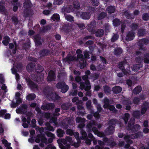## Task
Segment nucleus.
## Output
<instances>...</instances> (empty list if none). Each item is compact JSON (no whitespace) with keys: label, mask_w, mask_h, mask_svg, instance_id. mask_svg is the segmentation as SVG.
<instances>
[{"label":"nucleus","mask_w":149,"mask_h":149,"mask_svg":"<svg viewBox=\"0 0 149 149\" xmlns=\"http://www.w3.org/2000/svg\"><path fill=\"white\" fill-rule=\"evenodd\" d=\"M66 139L67 140V141L69 142L71 145L73 142L72 140V138L70 136L66 137Z\"/></svg>","instance_id":"nucleus-54"},{"label":"nucleus","mask_w":149,"mask_h":149,"mask_svg":"<svg viewBox=\"0 0 149 149\" xmlns=\"http://www.w3.org/2000/svg\"><path fill=\"white\" fill-rule=\"evenodd\" d=\"M133 115L134 117L137 118H139L140 116L139 111H138L134 112Z\"/></svg>","instance_id":"nucleus-46"},{"label":"nucleus","mask_w":149,"mask_h":149,"mask_svg":"<svg viewBox=\"0 0 149 149\" xmlns=\"http://www.w3.org/2000/svg\"><path fill=\"white\" fill-rule=\"evenodd\" d=\"M130 117V115L129 113H126L125 115V116L123 118L124 120L125 123H127L128 119Z\"/></svg>","instance_id":"nucleus-45"},{"label":"nucleus","mask_w":149,"mask_h":149,"mask_svg":"<svg viewBox=\"0 0 149 149\" xmlns=\"http://www.w3.org/2000/svg\"><path fill=\"white\" fill-rule=\"evenodd\" d=\"M112 91L114 93H118L121 92L122 88L119 86H116L113 88Z\"/></svg>","instance_id":"nucleus-27"},{"label":"nucleus","mask_w":149,"mask_h":149,"mask_svg":"<svg viewBox=\"0 0 149 149\" xmlns=\"http://www.w3.org/2000/svg\"><path fill=\"white\" fill-rule=\"evenodd\" d=\"M26 80L27 84L31 89H34L35 90L38 89V86L37 85L31 81L29 78H26Z\"/></svg>","instance_id":"nucleus-9"},{"label":"nucleus","mask_w":149,"mask_h":149,"mask_svg":"<svg viewBox=\"0 0 149 149\" xmlns=\"http://www.w3.org/2000/svg\"><path fill=\"white\" fill-rule=\"evenodd\" d=\"M148 40L146 39H143L139 40L138 42V45L140 46L139 51L136 52V55L139 54L140 52H143L144 51L143 47L144 45H146L148 43Z\"/></svg>","instance_id":"nucleus-6"},{"label":"nucleus","mask_w":149,"mask_h":149,"mask_svg":"<svg viewBox=\"0 0 149 149\" xmlns=\"http://www.w3.org/2000/svg\"><path fill=\"white\" fill-rule=\"evenodd\" d=\"M56 131L57 133V136L58 137H61L63 136L64 132L63 130L61 129H58Z\"/></svg>","instance_id":"nucleus-32"},{"label":"nucleus","mask_w":149,"mask_h":149,"mask_svg":"<svg viewBox=\"0 0 149 149\" xmlns=\"http://www.w3.org/2000/svg\"><path fill=\"white\" fill-rule=\"evenodd\" d=\"M115 11V8L114 6H109L106 9V11L109 13H113Z\"/></svg>","instance_id":"nucleus-25"},{"label":"nucleus","mask_w":149,"mask_h":149,"mask_svg":"<svg viewBox=\"0 0 149 149\" xmlns=\"http://www.w3.org/2000/svg\"><path fill=\"white\" fill-rule=\"evenodd\" d=\"M27 105H23L22 107L16 110V111L17 113H24L27 111Z\"/></svg>","instance_id":"nucleus-13"},{"label":"nucleus","mask_w":149,"mask_h":149,"mask_svg":"<svg viewBox=\"0 0 149 149\" xmlns=\"http://www.w3.org/2000/svg\"><path fill=\"white\" fill-rule=\"evenodd\" d=\"M73 5L75 9L78 10L80 9V5L77 1H76L74 2H73Z\"/></svg>","instance_id":"nucleus-41"},{"label":"nucleus","mask_w":149,"mask_h":149,"mask_svg":"<svg viewBox=\"0 0 149 149\" xmlns=\"http://www.w3.org/2000/svg\"><path fill=\"white\" fill-rule=\"evenodd\" d=\"M88 52H89L87 51H85L84 52L85 57L86 58H90Z\"/></svg>","instance_id":"nucleus-63"},{"label":"nucleus","mask_w":149,"mask_h":149,"mask_svg":"<svg viewBox=\"0 0 149 149\" xmlns=\"http://www.w3.org/2000/svg\"><path fill=\"white\" fill-rule=\"evenodd\" d=\"M65 18L68 21L72 22L73 21V17L69 15H65Z\"/></svg>","instance_id":"nucleus-37"},{"label":"nucleus","mask_w":149,"mask_h":149,"mask_svg":"<svg viewBox=\"0 0 149 149\" xmlns=\"http://www.w3.org/2000/svg\"><path fill=\"white\" fill-rule=\"evenodd\" d=\"M81 17L83 19H88L90 18V14L88 13L85 12L82 13Z\"/></svg>","instance_id":"nucleus-22"},{"label":"nucleus","mask_w":149,"mask_h":149,"mask_svg":"<svg viewBox=\"0 0 149 149\" xmlns=\"http://www.w3.org/2000/svg\"><path fill=\"white\" fill-rule=\"evenodd\" d=\"M34 65L32 63H29L26 66V69L29 71H31L34 67Z\"/></svg>","instance_id":"nucleus-35"},{"label":"nucleus","mask_w":149,"mask_h":149,"mask_svg":"<svg viewBox=\"0 0 149 149\" xmlns=\"http://www.w3.org/2000/svg\"><path fill=\"white\" fill-rule=\"evenodd\" d=\"M103 34L104 31L102 29L97 30L95 33V35L97 37H101L103 36Z\"/></svg>","instance_id":"nucleus-30"},{"label":"nucleus","mask_w":149,"mask_h":149,"mask_svg":"<svg viewBox=\"0 0 149 149\" xmlns=\"http://www.w3.org/2000/svg\"><path fill=\"white\" fill-rule=\"evenodd\" d=\"M114 52L115 55H118L122 53V50L120 48L118 47L115 49Z\"/></svg>","instance_id":"nucleus-33"},{"label":"nucleus","mask_w":149,"mask_h":149,"mask_svg":"<svg viewBox=\"0 0 149 149\" xmlns=\"http://www.w3.org/2000/svg\"><path fill=\"white\" fill-rule=\"evenodd\" d=\"M142 18L144 20H148L149 19V15L148 14L144 13L143 15Z\"/></svg>","instance_id":"nucleus-50"},{"label":"nucleus","mask_w":149,"mask_h":149,"mask_svg":"<svg viewBox=\"0 0 149 149\" xmlns=\"http://www.w3.org/2000/svg\"><path fill=\"white\" fill-rule=\"evenodd\" d=\"M45 149H56V148L52 144L49 145Z\"/></svg>","instance_id":"nucleus-60"},{"label":"nucleus","mask_w":149,"mask_h":149,"mask_svg":"<svg viewBox=\"0 0 149 149\" xmlns=\"http://www.w3.org/2000/svg\"><path fill=\"white\" fill-rule=\"evenodd\" d=\"M55 78L54 72L52 71H50L47 77V81L49 82H51L52 81H54Z\"/></svg>","instance_id":"nucleus-14"},{"label":"nucleus","mask_w":149,"mask_h":149,"mask_svg":"<svg viewBox=\"0 0 149 149\" xmlns=\"http://www.w3.org/2000/svg\"><path fill=\"white\" fill-rule=\"evenodd\" d=\"M95 125V122L94 121H92L87 126V127L90 129L92 127V125Z\"/></svg>","instance_id":"nucleus-53"},{"label":"nucleus","mask_w":149,"mask_h":149,"mask_svg":"<svg viewBox=\"0 0 149 149\" xmlns=\"http://www.w3.org/2000/svg\"><path fill=\"white\" fill-rule=\"evenodd\" d=\"M54 107V105L53 103H48L45 105H43L41 107V109L44 110L51 109Z\"/></svg>","instance_id":"nucleus-15"},{"label":"nucleus","mask_w":149,"mask_h":149,"mask_svg":"<svg viewBox=\"0 0 149 149\" xmlns=\"http://www.w3.org/2000/svg\"><path fill=\"white\" fill-rule=\"evenodd\" d=\"M36 97V95L34 94H29L26 97V99L29 100H34Z\"/></svg>","instance_id":"nucleus-31"},{"label":"nucleus","mask_w":149,"mask_h":149,"mask_svg":"<svg viewBox=\"0 0 149 149\" xmlns=\"http://www.w3.org/2000/svg\"><path fill=\"white\" fill-rule=\"evenodd\" d=\"M65 11L66 12H71L73 11H74V9H73L72 6H69L66 8L65 10Z\"/></svg>","instance_id":"nucleus-38"},{"label":"nucleus","mask_w":149,"mask_h":149,"mask_svg":"<svg viewBox=\"0 0 149 149\" xmlns=\"http://www.w3.org/2000/svg\"><path fill=\"white\" fill-rule=\"evenodd\" d=\"M66 133L72 136L73 134V132L72 130L68 129L66 131Z\"/></svg>","instance_id":"nucleus-64"},{"label":"nucleus","mask_w":149,"mask_h":149,"mask_svg":"<svg viewBox=\"0 0 149 149\" xmlns=\"http://www.w3.org/2000/svg\"><path fill=\"white\" fill-rule=\"evenodd\" d=\"M61 107L63 109L66 110L69 108V107L68 104H65L62 105Z\"/></svg>","instance_id":"nucleus-58"},{"label":"nucleus","mask_w":149,"mask_h":149,"mask_svg":"<svg viewBox=\"0 0 149 149\" xmlns=\"http://www.w3.org/2000/svg\"><path fill=\"white\" fill-rule=\"evenodd\" d=\"M57 88L61 89V91L63 93H65L68 89V86L64 82H60L56 85Z\"/></svg>","instance_id":"nucleus-8"},{"label":"nucleus","mask_w":149,"mask_h":149,"mask_svg":"<svg viewBox=\"0 0 149 149\" xmlns=\"http://www.w3.org/2000/svg\"><path fill=\"white\" fill-rule=\"evenodd\" d=\"M91 100H88L86 104L87 108L90 111V112L92 114L94 112L92 110V107L91 105Z\"/></svg>","instance_id":"nucleus-28"},{"label":"nucleus","mask_w":149,"mask_h":149,"mask_svg":"<svg viewBox=\"0 0 149 149\" xmlns=\"http://www.w3.org/2000/svg\"><path fill=\"white\" fill-rule=\"evenodd\" d=\"M34 39V41L36 45L38 46L42 44V42L43 41V40L40 38L39 35L35 36Z\"/></svg>","instance_id":"nucleus-16"},{"label":"nucleus","mask_w":149,"mask_h":149,"mask_svg":"<svg viewBox=\"0 0 149 149\" xmlns=\"http://www.w3.org/2000/svg\"><path fill=\"white\" fill-rule=\"evenodd\" d=\"M76 120L77 123H83L84 122L85 120L84 118L80 117H77L76 118Z\"/></svg>","instance_id":"nucleus-49"},{"label":"nucleus","mask_w":149,"mask_h":149,"mask_svg":"<svg viewBox=\"0 0 149 149\" xmlns=\"http://www.w3.org/2000/svg\"><path fill=\"white\" fill-rule=\"evenodd\" d=\"M63 2L62 0H56L54 1V4L60 5Z\"/></svg>","instance_id":"nucleus-59"},{"label":"nucleus","mask_w":149,"mask_h":149,"mask_svg":"<svg viewBox=\"0 0 149 149\" xmlns=\"http://www.w3.org/2000/svg\"><path fill=\"white\" fill-rule=\"evenodd\" d=\"M51 19L54 21H58L60 19V17L58 14H54L51 17Z\"/></svg>","instance_id":"nucleus-34"},{"label":"nucleus","mask_w":149,"mask_h":149,"mask_svg":"<svg viewBox=\"0 0 149 149\" xmlns=\"http://www.w3.org/2000/svg\"><path fill=\"white\" fill-rule=\"evenodd\" d=\"M134 123V118H131L127 127V129L128 130H131L133 132L139 130L141 127L140 125L138 124H136L134 126L133 125Z\"/></svg>","instance_id":"nucleus-4"},{"label":"nucleus","mask_w":149,"mask_h":149,"mask_svg":"<svg viewBox=\"0 0 149 149\" xmlns=\"http://www.w3.org/2000/svg\"><path fill=\"white\" fill-rule=\"evenodd\" d=\"M113 22V25L115 26H118L120 23V22L119 20L117 19H114Z\"/></svg>","instance_id":"nucleus-43"},{"label":"nucleus","mask_w":149,"mask_h":149,"mask_svg":"<svg viewBox=\"0 0 149 149\" xmlns=\"http://www.w3.org/2000/svg\"><path fill=\"white\" fill-rule=\"evenodd\" d=\"M141 88L140 86L136 87L133 90V93L135 94H138L141 90Z\"/></svg>","instance_id":"nucleus-36"},{"label":"nucleus","mask_w":149,"mask_h":149,"mask_svg":"<svg viewBox=\"0 0 149 149\" xmlns=\"http://www.w3.org/2000/svg\"><path fill=\"white\" fill-rule=\"evenodd\" d=\"M114 132V127L112 125H110L107 129L105 132L106 135H109L112 134Z\"/></svg>","instance_id":"nucleus-21"},{"label":"nucleus","mask_w":149,"mask_h":149,"mask_svg":"<svg viewBox=\"0 0 149 149\" xmlns=\"http://www.w3.org/2000/svg\"><path fill=\"white\" fill-rule=\"evenodd\" d=\"M104 104L103 106L104 108H107L109 106V100L107 98H105L104 99Z\"/></svg>","instance_id":"nucleus-40"},{"label":"nucleus","mask_w":149,"mask_h":149,"mask_svg":"<svg viewBox=\"0 0 149 149\" xmlns=\"http://www.w3.org/2000/svg\"><path fill=\"white\" fill-rule=\"evenodd\" d=\"M12 20L15 24H16L18 22V20L16 17H13L12 18Z\"/></svg>","instance_id":"nucleus-62"},{"label":"nucleus","mask_w":149,"mask_h":149,"mask_svg":"<svg viewBox=\"0 0 149 149\" xmlns=\"http://www.w3.org/2000/svg\"><path fill=\"white\" fill-rule=\"evenodd\" d=\"M80 132L82 135V137L83 138H86L87 136V134L86 132L83 129H80Z\"/></svg>","instance_id":"nucleus-39"},{"label":"nucleus","mask_w":149,"mask_h":149,"mask_svg":"<svg viewBox=\"0 0 149 149\" xmlns=\"http://www.w3.org/2000/svg\"><path fill=\"white\" fill-rule=\"evenodd\" d=\"M144 62L145 63H148L149 62V54H147L145 56L144 59Z\"/></svg>","instance_id":"nucleus-51"},{"label":"nucleus","mask_w":149,"mask_h":149,"mask_svg":"<svg viewBox=\"0 0 149 149\" xmlns=\"http://www.w3.org/2000/svg\"><path fill=\"white\" fill-rule=\"evenodd\" d=\"M47 97L49 100H55L58 99L59 96L55 93H52L48 95Z\"/></svg>","instance_id":"nucleus-20"},{"label":"nucleus","mask_w":149,"mask_h":149,"mask_svg":"<svg viewBox=\"0 0 149 149\" xmlns=\"http://www.w3.org/2000/svg\"><path fill=\"white\" fill-rule=\"evenodd\" d=\"M80 88L81 89H83L85 88L84 89L86 91L89 90L91 88V86L90 85L89 81L87 80H86L85 81V85L81 84Z\"/></svg>","instance_id":"nucleus-10"},{"label":"nucleus","mask_w":149,"mask_h":149,"mask_svg":"<svg viewBox=\"0 0 149 149\" xmlns=\"http://www.w3.org/2000/svg\"><path fill=\"white\" fill-rule=\"evenodd\" d=\"M76 53L77 54V58L70 56V55H68L63 59V61L69 63L70 61L74 60L79 61L80 64V68H84L86 66V61L85 59L84 58L83 55L82 54V52L80 49H78L76 51Z\"/></svg>","instance_id":"nucleus-1"},{"label":"nucleus","mask_w":149,"mask_h":149,"mask_svg":"<svg viewBox=\"0 0 149 149\" xmlns=\"http://www.w3.org/2000/svg\"><path fill=\"white\" fill-rule=\"evenodd\" d=\"M142 133L138 132L135 134H132L131 135L125 136L124 137V140L127 142V144L125 145V147L127 148L130 147L129 144L132 143V141L130 140L131 139H135L138 138L141 135Z\"/></svg>","instance_id":"nucleus-3"},{"label":"nucleus","mask_w":149,"mask_h":149,"mask_svg":"<svg viewBox=\"0 0 149 149\" xmlns=\"http://www.w3.org/2000/svg\"><path fill=\"white\" fill-rule=\"evenodd\" d=\"M134 36L133 32H130L127 34L125 39L127 40L130 41L133 39Z\"/></svg>","instance_id":"nucleus-17"},{"label":"nucleus","mask_w":149,"mask_h":149,"mask_svg":"<svg viewBox=\"0 0 149 149\" xmlns=\"http://www.w3.org/2000/svg\"><path fill=\"white\" fill-rule=\"evenodd\" d=\"M2 143L5 146L8 147H9L10 145V143H8L7 141L5 139L2 140Z\"/></svg>","instance_id":"nucleus-47"},{"label":"nucleus","mask_w":149,"mask_h":149,"mask_svg":"<svg viewBox=\"0 0 149 149\" xmlns=\"http://www.w3.org/2000/svg\"><path fill=\"white\" fill-rule=\"evenodd\" d=\"M32 116V113L31 112H28L27 113L26 117L27 118V123L24 122L22 123V125L24 128H27L28 127V124H29L30 122V118Z\"/></svg>","instance_id":"nucleus-12"},{"label":"nucleus","mask_w":149,"mask_h":149,"mask_svg":"<svg viewBox=\"0 0 149 149\" xmlns=\"http://www.w3.org/2000/svg\"><path fill=\"white\" fill-rule=\"evenodd\" d=\"M119 68L122 70V71L124 74H129L130 72L129 70L130 68L129 65L126 64L124 62H121L118 65Z\"/></svg>","instance_id":"nucleus-7"},{"label":"nucleus","mask_w":149,"mask_h":149,"mask_svg":"<svg viewBox=\"0 0 149 149\" xmlns=\"http://www.w3.org/2000/svg\"><path fill=\"white\" fill-rule=\"evenodd\" d=\"M106 15V14L104 12H102L99 14L98 17L97 19L99 20H100L103 19Z\"/></svg>","instance_id":"nucleus-42"},{"label":"nucleus","mask_w":149,"mask_h":149,"mask_svg":"<svg viewBox=\"0 0 149 149\" xmlns=\"http://www.w3.org/2000/svg\"><path fill=\"white\" fill-rule=\"evenodd\" d=\"M140 67V65H139L137 64L133 65L132 67V69L133 71H136L139 70Z\"/></svg>","instance_id":"nucleus-44"},{"label":"nucleus","mask_w":149,"mask_h":149,"mask_svg":"<svg viewBox=\"0 0 149 149\" xmlns=\"http://www.w3.org/2000/svg\"><path fill=\"white\" fill-rule=\"evenodd\" d=\"M104 91L105 93H109L110 91L111 90L109 87L107 86H105L103 87Z\"/></svg>","instance_id":"nucleus-55"},{"label":"nucleus","mask_w":149,"mask_h":149,"mask_svg":"<svg viewBox=\"0 0 149 149\" xmlns=\"http://www.w3.org/2000/svg\"><path fill=\"white\" fill-rule=\"evenodd\" d=\"M145 33V30L143 29H141L139 30L138 33L139 36H140L144 35Z\"/></svg>","instance_id":"nucleus-48"},{"label":"nucleus","mask_w":149,"mask_h":149,"mask_svg":"<svg viewBox=\"0 0 149 149\" xmlns=\"http://www.w3.org/2000/svg\"><path fill=\"white\" fill-rule=\"evenodd\" d=\"M149 108V104L147 103H145L142 107L141 113L142 114H145L147 110Z\"/></svg>","instance_id":"nucleus-18"},{"label":"nucleus","mask_w":149,"mask_h":149,"mask_svg":"<svg viewBox=\"0 0 149 149\" xmlns=\"http://www.w3.org/2000/svg\"><path fill=\"white\" fill-rule=\"evenodd\" d=\"M118 36L117 34H115L112 37L111 41L112 42H114L117 40L118 38Z\"/></svg>","instance_id":"nucleus-52"},{"label":"nucleus","mask_w":149,"mask_h":149,"mask_svg":"<svg viewBox=\"0 0 149 149\" xmlns=\"http://www.w3.org/2000/svg\"><path fill=\"white\" fill-rule=\"evenodd\" d=\"M96 23L94 21H93L88 25V29L89 31L92 33L94 32V28L96 26Z\"/></svg>","instance_id":"nucleus-11"},{"label":"nucleus","mask_w":149,"mask_h":149,"mask_svg":"<svg viewBox=\"0 0 149 149\" xmlns=\"http://www.w3.org/2000/svg\"><path fill=\"white\" fill-rule=\"evenodd\" d=\"M57 120V118L55 117H54L51 118V119L50 120V123H53L55 124V125H56L57 124V123L56 122Z\"/></svg>","instance_id":"nucleus-57"},{"label":"nucleus","mask_w":149,"mask_h":149,"mask_svg":"<svg viewBox=\"0 0 149 149\" xmlns=\"http://www.w3.org/2000/svg\"><path fill=\"white\" fill-rule=\"evenodd\" d=\"M31 79L37 82H39L44 79V76L42 74L38 71L36 72L34 74H32L31 76Z\"/></svg>","instance_id":"nucleus-5"},{"label":"nucleus","mask_w":149,"mask_h":149,"mask_svg":"<svg viewBox=\"0 0 149 149\" xmlns=\"http://www.w3.org/2000/svg\"><path fill=\"white\" fill-rule=\"evenodd\" d=\"M144 98V96L142 95L141 96L140 98L137 97H135L133 100V102L134 104H138L140 100L141 99H143Z\"/></svg>","instance_id":"nucleus-29"},{"label":"nucleus","mask_w":149,"mask_h":149,"mask_svg":"<svg viewBox=\"0 0 149 149\" xmlns=\"http://www.w3.org/2000/svg\"><path fill=\"white\" fill-rule=\"evenodd\" d=\"M60 111V109L59 108H57L55 110V112L54 113V116H58L60 114L59 113V112Z\"/></svg>","instance_id":"nucleus-56"},{"label":"nucleus","mask_w":149,"mask_h":149,"mask_svg":"<svg viewBox=\"0 0 149 149\" xmlns=\"http://www.w3.org/2000/svg\"><path fill=\"white\" fill-rule=\"evenodd\" d=\"M123 15H125L127 18L130 19H133L134 17V15L130 14L128 11L124 12V13L123 14Z\"/></svg>","instance_id":"nucleus-24"},{"label":"nucleus","mask_w":149,"mask_h":149,"mask_svg":"<svg viewBox=\"0 0 149 149\" xmlns=\"http://www.w3.org/2000/svg\"><path fill=\"white\" fill-rule=\"evenodd\" d=\"M10 41V38L8 36H5L3 37L2 41L3 44L6 45H7Z\"/></svg>","instance_id":"nucleus-23"},{"label":"nucleus","mask_w":149,"mask_h":149,"mask_svg":"<svg viewBox=\"0 0 149 149\" xmlns=\"http://www.w3.org/2000/svg\"><path fill=\"white\" fill-rule=\"evenodd\" d=\"M92 130L95 134L100 137H103L104 135V134L103 133L99 132L97 128L95 127H93L92 128Z\"/></svg>","instance_id":"nucleus-19"},{"label":"nucleus","mask_w":149,"mask_h":149,"mask_svg":"<svg viewBox=\"0 0 149 149\" xmlns=\"http://www.w3.org/2000/svg\"><path fill=\"white\" fill-rule=\"evenodd\" d=\"M54 138H50L49 139L48 141H47L46 138L43 136V135L41 134L39 135V136L37 137L35 140V141L37 143H39L41 141V143H40V146L41 147H43L44 146V143L47 144L49 143H51L53 141V139Z\"/></svg>","instance_id":"nucleus-2"},{"label":"nucleus","mask_w":149,"mask_h":149,"mask_svg":"<svg viewBox=\"0 0 149 149\" xmlns=\"http://www.w3.org/2000/svg\"><path fill=\"white\" fill-rule=\"evenodd\" d=\"M31 6V4L29 0H26L24 3V7L27 9L30 7Z\"/></svg>","instance_id":"nucleus-26"},{"label":"nucleus","mask_w":149,"mask_h":149,"mask_svg":"<svg viewBox=\"0 0 149 149\" xmlns=\"http://www.w3.org/2000/svg\"><path fill=\"white\" fill-rule=\"evenodd\" d=\"M109 107V109L111 111H112L113 112H114L116 110V109H115V107L113 105H110L108 107Z\"/></svg>","instance_id":"nucleus-61"}]
</instances>
